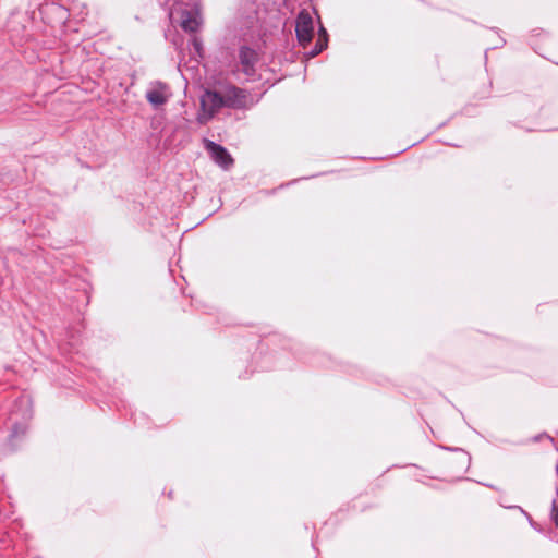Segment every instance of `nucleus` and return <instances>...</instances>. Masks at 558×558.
I'll list each match as a JSON object with an SVG mask.
<instances>
[{
  "instance_id": "nucleus-8",
  "label": "nucleus",
  "mask_w": 558,
  "mask_h": 558,
  "mask_svg": "<svg viewBox=\"0 0 558 558\" xmlns=\"http://www.w3.org/2000/svg\"><path fill=\"white\" fill-rule=\"evenodd\" d=\"M326 48H327V38H323V35L320 34L315 46L308 52V54H310V57L314 58V57L318 56Z\"/></svg>"
},
{
  "instance_id": "nucleus-10",
  "label": "nucleus",
  "mask_w": 558,
  "mask_h": 558,
  "mask_svg": "<svg viewBox=\"0 0 558 558\" xmlns=\"http://www.w3.org/2000/svg\"><path fill=\"white\" fill-rule=\"evenodd\" d=\"M551 517H553V520H554L556 526L558 527V508L555 506L553 507Z\"/></svg>"
},
{
  "instance_id": "nucleus-1",
  "label": "nucleus",
  "mask_w": 558,
  "mask_h": 558,
  "mask_svg": "<svg viewBox=\"0 0 558 558\" xmlns=\"http://www.w3.org/2000/svg\"><path fill=\"white\" fill-rule=\"evenodd\" d=\"M169 19L172 25L184 32H197L202 23L199 0H177L170 9Z\"/></svg>"
},
{
  "instance_id": "nucleus-5",
  "label": "nucleus",
  "mask_w": 558,
  "mask_h": 558,
  "mask_svg": "<svg viewBox=\"0 0 558 558\" xmlns=\"http://www.w3.org/2000/svg\"><path fill=\"white\" fill-rule=\"evenodd\" d=\"M201 102H202V107L205 110L208 109L211 114L215 111L219 110L220 108L226 107L222 88L214 89V90H206L202 97Z\"/></svg>"
},
{
  "instance_id": "nucleus-3",
  "label": "nucleus",
  "mask_w": 558,
  "mask_h": 558,
  "mask_svg": "<svg viewBox=\"0 0 558 558\" xmlns=\"http://www.w3.org/2000/svg\"><path fill=\"white\" fill-rule=\"evenodd\" d=\"M225 106L232 109H245L248 107L250 95L245 89L236 86L222 87Z\"/></svg>"
},
{
  "instance_id": "nucleus-11",
  "label": "nucleus",
  "mask_w": 558,
  "mask_h": 558,
  "mask_svg": "<svg viewBox=\"0 0 558 558\" xmlns=\"http://www.w3.org/2000/svg\"><path fill=\"white\" fill-rule=\"evenodd\" d=\"M320 34L323 35V38H327L328 39V34H327L326 29L323 26H320V28H319L318 37L320 36Z\"/></svg>"
},
{
  "instance_id": "nucleus-2",
  "label": "nucleus",
  "mask_w": 558,
  "mask_h": 558,
  "mask_svg": "<svg viewBox=\"0 0 558 558\" xmlns=\"http://www.w3.org/2000/svg\"><path fill=\"white\" fill-rule=\"evenodd\" d=\"M295 34L296 39L302 47H306L313 39V19L310 12L304 9L301 10L296 16Z\"/></svg>"
},
{
  "instance_id": "nucleus-9",
  "label": "nucleus",
  "mask_w": 558,
  "mask_h": 558,
  "mask_svg": "<svg viewBox=\"0 0 558 558\" xmlns=\"http://www.w3.org/2000/svg\"><path fill=\"white\" fill-rule=\"evenodd\" d=\"M191 41L195 52H197L201 56L203 50V44L201 39H198L197 37H193Z\"/></svg>"
},
{
  "instance_id": "nucleus-4",
  "label": "nucleus",
  "mask_w": 558,
  "mask_h": 558,
  "mask_svg": "<svg viewBox=\"0 0 558 558\" xmlns=\"http://www.w3.org/2000/svg\"><path fill=\"white\" fill-rule=\"evenodd\" d=\"M206 149L215 163H217L223 170H229L233 166V158L221 145L217 144L216 142H207Z\"/></svg>"
},
{
  "instance_id": "nucleus-7",
  "label": "nucleus",
  "mask_w": 558,
  "mask_h": 558,
  "mask_svg": "<svg viewBox=\"0 0 558 558\" xmlns=\"http://www.w3.org/2000/svg\"><path fill=\"white\" fill-rule=\"evenodd\" d=\"M147 100L155 107L166 104L167 96L159 88H151L146 93Z\"/></svg>"
},
{
  "instance_id": "nucleus-6",
  "label": "nucleus",
  "mask_w": 558,
  "mask_h": 558,
  "mask_svg": "<svg viewBox=\"0 0 558 558\" xmlns=\"http://www.w3.org/2000/svg\"><path fill=\"white\" fill-rule=\"evenodd\" d=\"M239 59L242 66V71L247 76L255 74V63L257 61V53L254 49L242 46L239 50Z\"/></svg>"
}]
</instances>
